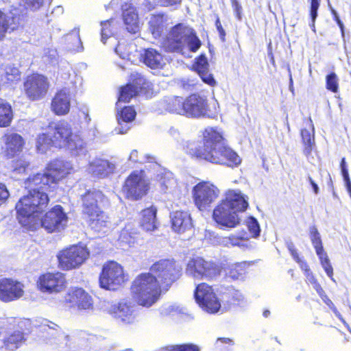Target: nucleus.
I'll use <instances>...</instances> for the list:
<instances>
[{
	"mask_svg": "<svg viewBox=\"0 0 351 351\" xmlns=\"http://www.w3.org/2000/svg\"><path fill=\"white\" fill-rule=\"evenodd\" d=\"M73 170L70 162L56 160L48 165L43 173L33 175L25 180V187L29 190V193L16 205L19 219L23 224H29V219L35 220L38 213L48 204L47 191L53 190L57 182Z\"/></svg>",
	"mask_w": 351,
	"mask_h": 351,
	"instance_id": "1",
	"label": "nucleus"
},
{
	"mask_svg": "<svg viewBox=\"0 0 351 351\" xmlns=\"http://www.w3.org/2000/svg\"><path fill=\"white\" fill-rule=\"evenodd\" d=\"M203 147H197L195 143L189 144L187 152L190 155L213 163L228 166L237 165L241 162L237 154L226 145L221 131L217 128H207L203 133Z\"/></svg>",
	"mask_w": 351,
	"mask_h": 351,
	"instance_id": "2",
	"label": "nucleus"
},
{
	"mask_svg": "<svg viewBox=\"0 0 351 351\" xmlns=\"http://www.w3.org/2000/svg\"><path fill=\"white\" fill-rule=\"evenodd\" d=\"M52 145L65 148L73 156L84 155L86 152L85 143L80 136L72 132L70 125L66 122L57 123L51 136L42 134L38 136L36 148L40 152H46Z\"/></svg>",
	"mask_w": 351,
	"mask_h": 351,
	"instance_id": "3",
	"label": "nucleus"
},
{
	"mask_svg": "<svg viewBox=\"0 0 351 351\" xmlns=\"http://www.w3.org/2000/svg\"><path fill=\"white\" fill-rule=\"evenodd\" d=\"M223 199L214 208L213 217L222 228H234L241 221L240 213L247 206V197L239 189H228Z\"/></svg>",
	"mask_w": 351,
	"mask_h": 351,
	"instance_id": "4",
	"label": "nucleus"
},
{
	"mask_svg": "<svg viewBox=\"0 0 351 351\" xmlns=\"http://www.w3.org/2000/svg\"><path fill=\"white\" fill-rule=\"evenodd\" d=\"M42 327L43 330L53 337L51 343L65 348L66 351H96L93 347L96 337L93 335L80 331L71 336L66 335L59 330L57 324L47 320L44 322Z\"/></svg>",
	"mask_w": 351,
	"mask_h": 351,
	"instance_id": "5",
	"label": "nucleus"
},
{
	"mask_svg": "<svg viewBox=\"0 0 351 351\" xmlns=\"http://www.w3.org/2000/svg\"><path fill=\"white\" fill-rule=\"evenodd\" d=\"M163 45L168 51L190 57L191 52H195L199 48L201 42L192 28L180 23L171 29Z\"/></svg>",
	"mask_w": 351,
	"mask_h": 351,
	"instance_id": "6",
	"label": "nucleus"
},
{
	"mask_svg": "<svg viewBox=\"0 0 351 351\" xmlns=\"http://www.w3.org/2000/svg\"><path fill=\"white\" fill-rule=\"evenodd\" d=\"M131 292L138 305L149 308L159 300L161 286L152 274H141L134 280Z\"/></svg>",
	"mask_w": 351,
	"mask_h": 351,
	"instance_id": "7",
	"label": "nucleus"
},
{
	"mask_svg": "<svg viewBox=\"0 0 351 351\" xmlns=\"http://www.w3.org/2000/svg\"><path fill=\"white\" fill-rule=\"evenodd\" d=\"M104 198L99 191H88L82 197L83 212L88 217L89 226L99 232H106L110 223L108 217L99 207Z\"/></svg>",
	"mask_w": 351,
	"mask_h": 351,
	"instance_id": "8",
	"label": "nucleus"
},
{
	"mask_svg": "<svg viewBox=\"0 0 351 351\" xmlns=\"http://www.w3.org/2000/svg\"><path fill=\"white\" fill-rule=\"evenodd\" d=\"M44 208L42 210L38 213L35 216V220L29 219V224H23L19 219V213L17 212V217L19 223L27 227L29 229L34 230L36 227L41 224V226L49 232H59L63 230L67 223V217L66 213L63 211L61 206L57 205L49 210L40 219V215L44 210ZM16 211H18L16 210Z\"/></svg>",
	"mask_w": 351,
	"mask_h": 351,
	"instance_id": "9",
	"label": "nucleus"
},
{
	"mask_svg": "<svg viewBox=\"0 0 351 351\" xmlns=\"http://www.w3.org/2000/svg\"><path fill=\"white\" fill-rule=\"evenodd\" d=\"M89 250L83 243L71 245L57 254L58 267L64 271L79 268L88 258Z\"/></svg>",
	"mask_w": 351,
	"mask_h": 351,
	"instance_id": "10",
	"label": "nucleus"
},
{
	"mask_svg": "<svg viewBox=\"0 0 351 351\" xmlns=\"http://www.w3.org/2000/svg\"><path fill=\"white\" fill-rule=\"evenodd\" d=\"M161 287L168 289L182 274V267L173 260L163 259L155 263L150 269Z\"/></svg>",
	"mask_w": 351,
	"mask_h": 351,
	"instance_id": "11",
	"label": "nucleus"
},
{
	"mask_svg": "<svg viewBox=\"0 0 351 351\" xmlns=\"http://www.w3.org/2000/svg\"><path fill=\"white\" fill-rule=\"evenodd\" d=\"M149 180L143 171H134L125 181L123 193L131 200H138L145 195L149 189Z\"/></svg>",
	"mask_w": 351,
	"mask_h": 351,
	"instance_id": "12",
	"label": "nucleus"
},
{
	"mask_svg": "<svg viewBox=\"0 0 351 351\" xmlns=\"http://www.w3.org/2000/svg\"><path fill=\"white\" fill-rule=\"evenodd\" d=\"M220 273V266L201 257L191 258L186 267V274L198 280L214 279L218 277Z\"/></svg>",
	"mask_w": 351,
	"mask_h": 351,
	"instance_id": "13",
	"label": "nucleus"
},
{
	"mask_svg": "<svg viewBox=\"0 0 351 351\" xmlns=\"http://www.w3.org/2000/svg\"><path fill=\"white\" fill-rule=\"evenodd\" d=\"M126 280L123 267L114 261L103 266L99 278L100 286L106 289L116 290Z\"/></svg>",
	"mask_w": 351,
	"mask_h": 351,
	"instance_id": "14",
	"label": "nucleus"
},
{
	"mask_svg": "<svg viewBox=\"0 0 351 351\" xmlns=\"http://www.w3.org/2000/svg\"><path fill=\"white\" fill-rule=\"evenodd\" d=\"M192 193L197 208L206 210L218 198L220 190L209 182H201L193 187Z\"/></svg>",
	"mask_w": 351,
	"mask_h": 351,
	"instance_id": "15",
	"label": "nucleus"
},
{
	"mask_svg": "<svg viewBox=\"0 0 351 351\" xmlns=\"http://www.w3.org/2000/svg\"><path fill=\"white\" fill-rule=\"evenodd\" d=\"M195 298L199 306L208 313H216L221 308L220 300L217 297L212 287L206 283L197 285Z\"/></svg>",
	"mask_w": 351,
	"mask_h": 351,
	"instance_id": "16",
	"label": "nucleus"
},
{
	"mask_svg": "<svg viewBox=\"0 0 351 351\" xmlns=\"http://www.w3.org/2000/svg\"><path fill=\"white\" fill-rule=\"evenodd\" d=\"M213 114L205 96L192 94L184 100L183 115L187 117L201 118Z\"/></svg>",
	"mask_w": 351,
	"mask_h": 351,
	"instance_id": "17",
	"label": "nucleus"
},
{
	"mask_svg": "<svg viewBox=\"0 0 351 351\" xmlns=\"http://www.w3.org/2000/svg\"><path fill=\"white\" fill-rule=\"evenodd\" d=\"M36 285L38 289L42 293L54 294L66 289V281L63 274L49 272L38 277Z\"/></svg>",
	"mask_w": 351,
	"mask_h": 351,
	"instance_id": "18",
	"label": "nucleus"
},
{
	"mask_svg": "<svg viewBox=\"0 0 351 351\" xmlns=\"http://www.w3.org/2000/svg\"><path fill=\"white\" fill-rule=\"evenodd\" d=\"M49 88V82L44 75L34 74L29 76L24 83V89L27 97L32 100L43 98Z\"/></svg>",
	"mask_w": 351,
	"mask_h": 351,
	"instance_id": "19",
	"label": "nucleus"
},
{
	"mask_svg": "<svg viewBox=\"0 0 351 351\" xmlns=\"http://www.w3.org/2000/svg\"><path fill=\"white\" fill-rule=\"evenodd\" d=\"M65 302L71 307L78 310H92L93 308V299L88 293L82 288H71L65 296Z\"/></svg>",
	"mask_w": 351,
	"mask_h": 351,
	"instance_id": "20",
	"label": "nucleus"
},
{
	"mask_svg": "<svg viewBox=\"0 0 351 351\" xmlns=\"http://www.w3.org/2000/svg\"><path fill=\"white\" fill-rule=\"evenodd\" d=\"M24 285L12 278L0 280V300L8 302L19 300L24 295Z\"/></svg>",
	"mask_w": 351,
	"mask_h": 351,
	"instance_id": "21",
	"label": "nucleus"
},
{
	"mask_svg": "<svg viewBox=\"0 0 351 351\" xmlns=\"http://www.w3.org/2000/svg\"><path fill=\"white\" fill-rule=\"evenodd\" d=\"M135 305L128 300H122L117 304H111L108 313L115 319L125 324L134 322L136 316Z\"/></svg>",
	"mask_w": 351,
	"mask_h": 351,
	"instance_id": "22",
	"label": "nucleus"
},
{
	"mask_svg": "<svg viewBox=\"0 0 351 351\" xmlns=\"http://www.w3.org/2000/svg\"><path fill=\"white\" fill-rule=\"evenodd\" d=\"M218 242L225 247H237L243 250H250L254 247V243L250 241L249 234L245 230L230 234L228 237H220Z\"/></svg>",
	"mask_w": 351,
	"mask_h": 351,
	"instance_id": "23",
	"label": "nucleus"
},
{
	"mask_svg": "<svg viewBox=\"0 0 351 351\" xmlns=\"http://www.w3.org/2000/svg\"><path fill=\"white\" fill-rule=\"evenodd\" d=\"M117 109V126L114 132L117 134H124L131 128L130 124L134 120L136 112L132 106L121 107L120 105Z\"/></svg>",
	"mask_w": 351,
	"mask_h": 351,
	"instance_id": "24",
	"label": "nucleus"
},
{
	"mask_svg": "<svg viewBox=\"0 0 351 351\" xmlns=\"http://www.w3.org/2000/svg\"><path fill=\"white\" fill-rule=\"evenodd\" d=\"M71 93L69 89L64 88L58 90L51 101V110L57 115L66 114L71 108Z\"/></svg>",
	"mask_w": 351,
	"mask_h": 351,
	"instance_id": "25",
	"label": "nucleus"
},
{
	"mask_svg": "<svg viewBox=\"0 0 351 351\" xmlns=\"http://www.w3.org/2000/svg\"><path fill=\"white\" fill-rule=\"evenodd\" d=\"M152 84L147 82L143 77L137 79L134 85L128 84L121 88L117 106L119 108L121 102H129L140 90L149 88Z\"/></svg>",
	"mask_w": 351,
	"mask_h": 351,
	"instance_id": "26",
	"label": "nucleus"
},
{
	"mask_svg": "<svg viewBox=\"0 0 351 351\" xmlns=\"http://www.w3.org/2000/svg\"><path fill=\"white\" fill-rule=\"evenodd\" d=\"M2 141L5 144V154L8 158H12L19 154L25 143L23 137L16 133L5 134L2 137Z\"/></svg>",
	"mask_w": 351,
	"mask_h": 351,
	"instance_id": "27",
	"label": "nucleus"
},
{
	"mask_svg": "<svg viewBox=\"0 0 351 351\" xmlns=\"http://www.w3.org/2000/svg\"><path fill=\"white\" fill-rule=\"evenodd\" d=\"M172 228L175 232L184 233L191 231L193 223L191 215L186 211L177 210L171 214Z\"/></svg>",
	"mask_w": 351,
	"mask_h": 351,
	"instance_id": "28",
	"label": "nucleus"
},
{
	"mask_svg": "<svg viewBox=\"0 0 351 351\" xmlns=\"http://www.w3.org/2000/svg\"><path fill=\"white\" fill-rule=\"evenodd\" d=\"M138 232L136 228L132 223L127 224L120 232L118 245L123 250L134 247L138 241Z\"/></svg>",
	"mask_w": 351,
	"mask_h": 351,
	"instance_id": "29",
	"label": "nucleus"
},
{
	"mask_svg": "<svg viewBox=\"0 0 351 351\" xmlns=\"http://www.w3.org/2000/svg\"><path fill=\"white\" fill-rule=\"evenodd\" d=\"M115 169V165L107 160L95 158L88 165L87 171L95 177L104 178L112 173Z\"/></svg>",
	"mask_w": 351,
	"mask_h": 351,
	"instance_id": "30",
	"label": "nucleus"
},
{
	"mask_svg": "<svg viewBox=\"0 0 351 351\" xmlns=\"http://www.w3.org/2000/svg\"><path fill=\"white\" fill-rule=\"evenodd\" d=\"M122 18L127 30L131 33H136L139 29V19L136 8L131 4H125L122 6Z\"/></svg>",
	"mask_w": 351,
	"mask_h": 351,
	"instance_id": "31",
	"label": "nucleus"
},
{
	"mask_svg": "<svg viewBox=\"0 0 351 351\" xmlns=\"http://www.w3.org/2000/svg\"><path fill=\"white\" fill-rule=\"evenodd\" d=\"M158 110L160 112H169L183 115L184 99L179 97H165L158 101Z\"/></svg>",
	"mask_w": 351,
	"mask_h": 351,
	"instance_id": "32",
	"label": "nucleus"
},
{
	"mask_svg": "<svg viewBox=\"0 0 351 351\" xmlns=\"http://www.w3.org/2000/svg\"><path fill=\"white\" fill-rule=\"evenodd\" d=\"M144 63L153 69H162L166 64V60L157 50L149 48L142 54Z\"/></svg>",
	"mask_w": 351,
	"mask_h": 351,
	"instance_id": "33",
	"label": "nucleus"
},
{
	"mask_svg": "<svg viewBox=\"0 0 351 351\" xmlns=\"http://www.w3.org/2000/svg\"><path fill=\"white\" fill-rule=\"evenodd\" d=\"M156 213L157 209L153 206L141 211L140 226L145 231L152 232L157 228Z\"/></svg>",
	"mask_w": 351,
	"mask_h": 351,
	"instance_id": "34",
	"label": "nucleus"
},
{
	"mask_svg": "<svg viewBox=\"0 0 351 351\" xmlns=\"http://www.w3.org/2000/svg\"><path fill=\"white\" fill-rule=\"evenodd\" d=\"M301 136L304 145V154L308 156L315 146V128L311 118L308 120L307 128L301 130Z\"/></svg>",
	"mask_w": 351,
	"mask_h": 351,
	"instance_id": "35",
	"label": "nucleus"
},
{
	"mask_svg": "<svg viewBox=\"0 0 351 351\" xmlns=\"http://www.w3.org/2000/svg\"><path fill=\"white\" fill-rule=\"evenodd\" d=\"M17 27L16 18L11 13H5L0 10V40L7 32L14 31Z\"/></svg>",
	"mask_w": 351,
	"mask_h": 351,
	"instance_id": "36",
	"label": "nucleus"
},
{
	"mask_svg": "<svg viewBox=\"0 0 351 351\" xmlns=\"http://www.w3.org/2000/svg\"><path fill=\"white\" fill-rule=\"evenodd\" d=\"M176 186V181L172 177L171 173L166 172L164 174L158 175L156 187L162 193H171L173 188Z\"/></svg>",
	"mask_w": 351,
	"mask_h": 351,
	"instance_id": "37",
	"label": "nucleus"
},
{
	"mask_svg": "<svg viewBox=\"0 0 351 351\" xmlns=\"http://www.w3.org/2000/svg\"><path fill=\"white\" fill-rule=\"evenodd\" d=\"M13 119V112L10 104L0 98V127L5 128L10 125Z\"/></svg>",
	"mask_w": 351,
	"mask_h": 351,
	"instance_id": "38",
	"label": "nucleus"
},
{
	"mask_svg": "<svg viewBox=\"0 0 351 351\" xmlns=\"http://www.w3.org/2000/svg\"><path fill=\"white\" fill-rule=\"evenodd\" d=\"M167 18L163 14L153 15L149 20L150 30L155 38L161 35L166 27Z\"/></svg>",
	"mask_w": 351,
	"mask_h": 351,
	"instance_id": "39",
	"label": "nucleus"
},
{
	"mask_svg": "<svg viewBox=\"0 0 351 351\" xmlns=\"http://www.w3.org/2000/svg\"><path fill=\"white\" fill-rule=\"evenodd\" d=\"M65 41L67 44V48L71 51L81 52L84 49L78 29H75L67 34L65 36Z\"/></svg>",
	"mask_w": 351,
	"mask_h": 351,
	"instance_id": "40",
	"label": "nucleus"
},
{
	"mask_svg": "<svg viewBox=\"0 0 351 351\" xmlns=\"http://www.w3.org/2000/svg\"><path fill=\"white\" fill-rule=\"evenodd\" d=\"M24 337L21 331H14L7 338L3 339V344L6 349L14 350L17 349L23 342Z\"/></svg>",
	"mask_w": 351,
	"mask_h": 351,
	"instance_id": "41",
	"label": "nucleus"
},
{
	"mask_svg": "<svg viewBox=\"0 0 351 351\" xmlns=\"http://www.w3.org/2000/svg\"><path fill=\"white\" fill-rule=\"evenodd\" d=\"M246 263H237L229 265L227 275L233 280H242L245 274Z\"/></svg>",
	"mask_w": 351,
	"mask_h": 351,
	"instance_id": "42",
	"label": "nucleus"
},
{
	"mask_svg": "<svg viewBox=\"0 0 351 351\" xmlns=\"http://www.w3.org/2000/svg\"><path fill=\"white\" fill-rule=\"evenodd\" d=\"M101 42L106 43L107 38H110L117 28V21L114 19H110L101 22Z\"/></svg>",
	"mask_w": 351,
	"mask_h": 351,
	"instance_id": "43",
	"label": "nucleus"
},
{
	"mask_svg": "<svg viewBox=\"0 0 351 351\" xmlns=\"http://www.w3.org/2000/svg\"><path fill=\"white\" fill-rule=\"evenodd\" d=\"M310 239L312 242V244L315 250L316 254L317 256H321L325 254L326 252L324 250L322 246V242L321 239L320 234L315 226H311L310 228Z\"/></svg>",
	"mask_w": 351,
	"mask_h": 351,
	"instance_id": "44",
	"label": "nucleus"
},
{
	"mask_svg": "<svg viewBox=\"0 0 351 351\" xmlns=\"http://www.w3.org/2000/svg\"><path fill=\"white\" fill-rule=\"evenodd\" d=\"M29 167V162L24 159L20 158L16 160L12 161L11 169L14 176L23 174L27 172Z\"/></svg>",
	"mask_w": 351,
	"mask_h": 351,
	"instance_id": "45",
	"label": "nucleus"
},
{
	"mask_svg": "<svg viewBox=\"0 0 351 351\" xmlns=\"http://www.w3.org/2000/svg\"><path fill=\"white\" fill-rule=\"evenodd\" d=\"M182 311L183 308L177 304H165L160 308V313L163 315H173Z\"/></svg>",
	"mask_w": 351,
	"mask_h": 351,
	"instance_id": "46",
	"label": "nucleus"
},
{
	"mask_svg": "<svg viewBox=\"0 0 351 351\" xmlns=\"http://www.w3.org/2000/svg\"><path fill=\"white\" fill-rule=\"evenodd\" d=\"M246 226L252 234V237L256 238L260 235V226L258 221L253 217H248L245 221Z\"/></svg>",
	"mask_w": 351,
	"mask_h": 351,
	"instance_id": "47",
	"label": "nucleus"
},
{
	"mask_svg": "<svg viewBox=\"0 0 351 351\" xmlns=\"http://www.w3.org/2000/svg\"><path fill=\"white\" fill-rule=\"evenodd\" d=\"M4 77L7 82H12L18 81L20 80V72L16 68L7 66L5 68Z\"/></svg>",
	"mask_w": 351,
	"mask_h": 351,
	"instance_id": "48",
	"label": "nucleus"
},
{
	"mask_svg": "<svg viewBox=\"0 0 351 351\" xmlns=\"http://www.w3.org/2000/svg\"><path fill=\"white\" fill-rule=\"evenodd\" d=\"M318 257L320 260L322 266L323 267L328 276L332 280L335 281L334 278H332L333 269L330 263V261L326 253L324 254L323 255L318 256Z\"/></svg>",
	"mask_w": 351,
	"mask_h": 351,
	"instance_id": "49",
	"label": "nucleus"
},
{
	"mask_svg": "<svg viewBox=\"0 0 351 351\" xmlns=\"http://www.w3.org/2000/svg\"><path fill=\"white\" fill-rule=\"evenodd\" d=\"M326 88L333 93H337L339 88L338 77L335 73L326 76Z\"/></svg>",
	"mask_w": 351,
	"mask_h": 351,
	"instance_id": "50",
	"label": "nucleus"
},
{
	"mask_svg": "<svg viewBox=\"0 0 351 351\" xmlns=\"http://www.w3.org/2000/svg\"><path fill=\"white\" fill-rule=\"evenodd\" d=\"M194 69L197 73L205 71L208 69V63L207 59L204 56H200L196 60L193 65Z\"/></svg>",
	"mask_w": 351,
	"mask_h": 351,
	"instance_id": "51",
	"label": "nucleus"
},
{
	"mask_svg": "<svg viewBox=\"0 0 351 351\" xmlns=\"http://www.w3.org/2000/svg\"><path fill=\"white\" fill-rule=\"evenodd\" d=\"M320 0H311V9L310 15L312 20V23L310 25L313 31L315 29V21L317 16V10L319 7Z\"/></svg>",
	"mask_w": 351,
	"mask_h": 351,
	"instance_id": "52",
	"label": "nucleus"
},
{
	"mask_svg": "<svg viewBox=\"0 0 351 351\" xmlns=\"http://www.w3.org/2000/svg\"><path fill=\"white\" fill-rule=\"evenodd\" d=\"M305 274L306 280L309 282L313 287V288L316 290V291L319 293V295H322L323 291L322 288L320 285L317 282L315 276L312 274L311 271L307 272Z\"/></svg>",
	"mask_w": 351,
	"mask_h": 351,
	"instance_id": "53",
	"label": "nucleus"
},
{
	"mask_svg": "<svg viewBox=\"0 0 351 351\" xmlns=\"http://www.w3.org/2000/svg\"><path fill=\"white\" fill-rule=\"evenodd\" d=\"M169 351H199L197 346L189 343L173 346Z\"/></svg>",
	"mask_w": 351,
	"mask_h": 351,
	"instance_id": "54",
	"label": "nucleus"
},
{
	"mask_svg": "<svg viewBox=\"0 0 351 351\" xmlns=\"http://www.w3.org/2000/svg\"><path fill=\"white\" fill-rule=\"evenodd\" d=\"M149 158H152L147 156H139L137 150L134 149L131 152L128 160L132 162L143 163L147 160L149 161Z\"/></svg>",
	"mask_w": 351,
	"mask_h": 351,
	"instance_id": "55",
	"label": "nucleus"
},
{
	"mask_svg": "<svg viewBox=\"0 0 351 351\" xmlns=\"http://www.w3.org/2000/svg\"><path fill=\"white\" fill-rule=\"evenodd\" d=\"M27 8L33 11L38 10L43 4V0H22Z\"/></svg>",
	"mask_w": 351,
	"mask_h": 351,
	"instance_id": "56",
	"label": "nucleus"
},
{
	"mask_svg": "<svg viewBox=\"0 0 351 351\" xmlns=\"http://www.w3.org/2000/svg\"><path fill=\"white\" fill-rule=\"evenodd\" d=\"M198 75L202 78L204 82L209 84L210 86L215 85L216 82L214 77H213V75L209 73L208 69L198 73Z\"/></svg>",
	"mask_w": 351,
	"mask_h": 351,
	"instance_id": "57",
	"label": "nucleus"
},
{
	"mask_svg": "<svg viewBox=\"0 0 351 351\" xmlns=\"http://www.w3.org/2000/svg\"><path fill=\"white\" fill-rule=\"evenodd\" d=\"M115 52L122 59H130V53L128 50H125V46L123 44H119L115 49Z\"/></svg>",
	"mask_w": 351,
	"mask_h": 351,
	"instance_id": "58",
	"label": "nucleus"
},
{
	"mask_svg": "<svg viewBox=\"0 0 351 351\" xmlns=\"http://www.w3.org/2000/svg\"><path fill=\"white\" fill-rule=\"evenodd\" d=\"M10 193L4 184H0V205L5 202Z\"/></svg>",
	"mask_w": 351,
	"mask_h": 351,
	"instance_id": "59",
	"label": "nucleus"
},
{
	"mask_svg": "<svg viewBox=\"0 0 351 351\" xmlns=\"http://www.w3.org/2000/svg\"><path fill=\"white\" fill-rule=\"evenodd\" d=\"M158 4L161 6L168 7L173 6L181 3L182 0H156Z\"/></svg>",
	"mask_w": 351,
	"mask_h": 351,
	"instance_id": "60",
	"label": "nucleus"
},
{
	"mask_svg": "<svg viewBox=\"0 0 351 351\" xmlns=\"http://www.w3.org/2000/svg\"><path fill=\"white\" fill-rule=\"evenodd\" d=\"M288 249H289L293 258L297 263L299 262L300 260H302V258H300L299 254H298L297 250H295L293 243L288 244Z\"/></svg>",
	"mask_w": 351,
	"mask_h": 351,
	"instance_id": "61",
	"label": "nucleus"
},
{
	"mask_svg": "<svg viewBox=\"0 0 351 351\" xmlns=\"http://www.w3.org/2000/svg\"><path fill=\"white\" fill-rule=\"evenodd\" d=\"M331 12H332V15L334 16L335 21L337 22V23L339 26L341 32V34L343 36H344V26H343V23L340 20V19H339V17L338 16V14L336 12V10H335L334 9H332L331 10Z\"/></svg>",
	"mask_w": 351,
	"mask_h": 351,
	"instance_id": "62",
	"label": "nucleus"
},
{
	"mask_svg": "<svg viewBox=\"0 0 351 351\" xmlns=\"http://www.w3.org/2000/svg\"><path fill=\"white\" fill-rule=\"evenodd\" d=\"M215 25H216V27L219 33L221 39L223 41L225 40L226 32H225V30L223 29L222 25H221V22L219 19H217V21L215 22Z\"/></svg>",
	"mask_w": 351,
	"mask_h": 351,
	"instance_id": "63",
	"label": "nucleus"
},
{
	"mask_svg": "<svg viewBox=\"0 0 351 351\" xmlns=\"http://www.w3.org/2000/svg\"><path fill=\"white\" fill-rule=\"evenodd\" d=\"M298 263L300 265L301 269L304 271V274L311 271L307 263L302 259L298 262Z\"/></svg>",
	"mask_w": 351,
	"mask_h": 351,
	"instance_id": "64",
	"label": "nucleus"
}]
</instances>
